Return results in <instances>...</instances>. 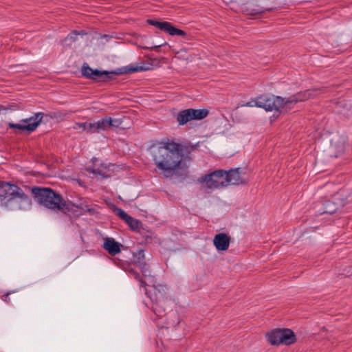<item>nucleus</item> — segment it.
I'll return each mask as SVG.
<instances>
[{
    "label": "nucleus",
    "mask_w": 352,
    "mask_h": 352,
    "mask_svg": "<svg viewBox=\"0 0 352 352\" xmlns=\"http://www.w3.org/2000/svg\"><path fill=\"white\" fill-rule=\"evenodd\" d=\"M125 222L133 230H138L142 225L140 221L133 218L131 216H129V218L126 219Z\"/></svg>",
    "instance_id": "aec40b11"
},
{
    "label": "nucleus",
    "mask_w": 352,
    "mask_h": 352,
    "mask_svg": "<svg viewBox=\"0 0 352 352\" xmlns=\"http://www.w3.org/2000/svg\"><path fill=\"white\" fill-rule=\"evenodd\" d=\"M166 287L162 285H155L153 284V289L151 293V291H148L145 289V294L151 299V300H160L166 301Z\"/></svg>",
    "instance_id": "ddd939ff"
},
{
    "label": "nucleus",
    "mask_w": 352,
    "mask_h": 352,
    "mask_svg": "<svg viewBox=\"0 0 352 352\" xmlns=\"http://www.w3.org/2000/svg\"><path fill=\"white\" fill-rule=\"evenodd\" d=\"M140 265L141 267V272H142L143 276L146 278H148L150 280H149L150 283H155V277L152 274L151 270L149 269L148 265L145 263H144Z\"/></svg>",
    "instance_id": "6ab92c4d"
},
{
    "label": "nucleus",
    "mask_w": 352,
    "mask_h": 352,
    "mask_svg": "<svg viewBox=\"0 0 352 352\" xmlns=\"http://www.w3.org/2000/svg\"><path fill=\"white\" fill-rule=\"evenodd\" d=\"M12 293H13V292H12V291H9V292H8L6 294H5L4 295H3V296H1V299H2L3 301L6 302H10V297H9V296H10Z\"/></svg>",
    "instance_id": "473e14b6"
},
{
    "label": "nucleus",
    "mask_w": 352,
    "mask_h": 352,
    "mask_svg": "<svg viewBox=\"0 0 352 352\" xmlns=\"http://www.w3.org/2000/svg\"><path fill=\"white\" fill-rule=\"evenodd\" d=\"M44 115L43 112H38L28 118L21 120L20 123L10 122L8 126L10 129H16L21 131H26L30 133L34 131L41 124Z\"/></svg>",
    "instance_id": "6e6552de"
},
{
    "label": "nucleus",
    "mask_w": 352,
    "mask_h": 352,
    "mask_svg": "<svg viewBox=\"0 0 352 352\" xmlns=\"http://www.w3.org/2000/svg\"><path fill=\"white\" fill-rule=\"evenodd\" d=\"M272 10H273V8H267V9H266L267 11H272ZM265 11V10H262V9L253 10V12L251 13V14H261V13H263Z\"/></svg>",
    "instance_id": "f704fd0d"
},
{
    "label": "nucleus",
    "mask_w": 352,
    "mask_h": 352,
    "mask_svg": "<svg viewBox=\"0 0 352 352\" xmlns=\"http://www.w3.org/2000/svg\"><path fill=\"white\" fill-rule=\"evenodd\" d=\"M32 193L39 204L51 210L59 211L65 217H69V213L74 210V205L71 201H65L50 188L34 187Z\"/></svg>",
    "instance_id": "7ed1b4c3"
},
{
    "label": "nucleus",
    "mask_w": 352,
    "mask_h": 352,
    "mask_svg": "<svg viewBox=\"0 0 352 352\" xmlns=\"http://www.w3.org/2000/svg\"><path fill=\"white\" fill-rule=\"evenodd\" d=\"M87 170L90 173L104 176L102 171L99 168L89 166V167L87 168Z\"/></svg>",
    "instance_id": "c756f323"
},
{
    "label": "nucleus",
    "mask_w": 352,
    "mask_h": 352,
    "mask_svg": "<svg viewBox=\"0 0 352 352\" xmlns=\"http://www.w3.org/2000/svg\"><path fill=\"white\" fill-rule=\"evenodd\" d=\"M96 122V128L98 129L99 132L101 131H106L109 129L108 117H104L102 119Z\"/></svg>",
    "instance_id": "412c9836"
},
{
    "label": "nucleus",
    "mask_w": 352,
    "mask_h": 352,
    "mask_svg": "<svg viewBox=\"0 0 352 352\" xmlns=\"http://www.w3.org/2000/svg\"><path fill=\"white\" fill-rule=\"evenodd\" d=\"M323 208L320 210V213L322 214H330L335 213L338 209V206L332 200H325L323 204Z\"/></svg>",
    "instance_id": "f3484780"
},
{
    "label": "nucleus",
    "mask_w": 352,
    "mask_h": 352,
    "mask_svg": "<svg viewBox=\"0 0 352 352\" xmlns=\"http://www.w3.org/2000/svg\"><path fill=\"white\" fill-rule=\"evenodd\" d=\"M108 122H109L108 124H109V128L110 127L118 128L122 123V120L121 119H120V118L113 119L111 117H108Z\"/></svg>",
    "instance_id": "a878e982"
},
{
    "label": "nucleus",
    "mask_w": 352,
    "mask_h": 352,
    "mask_svg": "<svg viewBox=\"0 0 352 352\" xmlns=\"http://www.w3.org/2000/svg\"><path fill=\"white\" fill-rule=\"evenodd\" d=\"M86 131L90 133H99L98 129L96 128V122L88 123L87 124Z\"/></svg>",
    "instance_id": "bb28decb"
},
{
    "label": "nucleus",
    "mask_w": 352,
    "mask_h": 352,
    "mask_svg": "<svg viewBox=\"0 0 352 352\" xmlns=\"http://www.w3.org/2000/svg\"><path fill=\"white\" fill-rule=\"evenodd\" d=\"M133 257L135 262L139 263L140 265L144 263V252L143 250H138L135 253L133 254Z\"/></svg>",
    "instance_id": "b1692460"
},
{
    "label": "nucleus",
    "mask_w": 352,
    "mask_h": 352,
    "mask_svg": "<svg viewBox=\"0 0 352 352\" xmlns=\"http://www.w3.org/2000/svg\"><path fill=\"white\" fill-rule=\"evenodd\" d=\"M91 77L89 78L91 80L106 82L109 80L112 79L114 71L107 72V71H99L98 69H94L91 73Z\"/></svg>",
    "instance_id": "dca6fc26"
},
{
    "label": "nucleus",
    "mask_w": 352,
    "mask_h": 352,
    "mask_svg": "<svg viewBox=\"0 0 352 352\" xmlns=\"http://www.w3.org/2000/svg\"><path fill=\"white\" fill-rule=\"evenodd\" d=\"M138 67L144 68V69H143V72L148 71V70H150L152 69L153 64L150 62H143V63H140L139 65H138Z\"/></svg>",
    "instance_id": "7c9ffc66"
},
{
    "label": "nucleus",
    "mask_w": 352,
    "mask_h": 352,
    "mask_svg": "<svg viewBox=\"0 0 352 352\" xmlns=\"http://www.w3.org/2000/svg\"><path fill=\"white\" fill-rule=\"evenodd\" d=\"M151 309L156 316L153 320L159 327L169 328V327H176L179 324L180 319L178 314L176 312L170 314V318L166 319L164 322H160L159 320L163 319L166 315L165 309V304L166 301H163L162 302L160 300H151Z\"/></svg>",
    "instance_id": "20e7f679"
},
{
    "label": "nucleus",
    "mask_w": 352,
    "mask_h": 352,
    "mask_svg": "<svg viewBox=\"0 0 352 352\" xmlns=\"http://www.w3.org/2000/svg\"><path fill=\"white\" fill-rule=\"evenodd\" d=\"M166 45H167V43L164 42L163 43L159 44V45H153V46H151V47H145L144 48L145 49H149V50H157V49L160 48V47L164 46Z\"/></svg>",
    "instance_id": "72a5a7b5"
},
{
    "label": "nucleus",
    "mask_w": 352,
    "mask_h": 352,
    "mask_svg": "<svg viewBox=\"0 0 352 352\" xmlns=\"http://www.w3.org/2000/svg\"><path fill=\"white\" fill-rule=\"evenodd\" d=\"M94 71V69L90 67L87 63H85L81 69L82 75L85 78L89 79L91 77V73Z\"/></svg>",
    "instance_id": "393cba45"
},
{
    "label": "nucleus",
    "mask_w": 352,
    "mask_h": 352,
    "mask_svg": "<svg viewBox=\"0 0 352 352\" xmlns=\"http://www.w3.org/2000/svg\"><path fill=\"white\" fill-rule=\"evenodd\" d=\"M226 181L228 183V186L229 184H245L248 182V179L245 177L244 169L241 168H231L229 170H226Z\"/></svg>",
    "instance_id": "9d476101"
},
{
    "label": "nucleus",
    "mask_w": 352,
    "mask_h": 352,
    "mask_svg": "<svg viewBox=\"0 0 352 352\" xmlns=\"http://www.w3.org/2000/svg\"><path fill=\"white\" fill-rule=\"evenodd\" d=\"M147 23L149 25H153L159 30L169 34L170 35H179L182 37H185L186 36V32L176 28L175 27L173 26L171 23L169 22L158 21L154 19H148Z\"/></svg>",
    "instance_id": "9b49d317"
},
{
    "label": "nucleus",
    "mask_w": 352,
    "mask_h": 352,
    "mask_svg": "<svg viewBox=\"0 0 352 352\" xmlns=\"http://www.w3.org/2000/svg\"><path fill=\"white\" fill-rule=\"evenodd\" d=\"M267 341L274 346L290 345L296 341V335L289 329H275L266 335Z\"/></svg>",
    "instance_id": "39448f33"
},
{
    "label": "nucleus",
    "mask_w": 352,
    "mask_h": 352,
    "mask_svg": "<svg viewBox=\"0 0 352 352\" xmlns=\"http://www.w3.org/2000/svg\"><path fill=\"white\" fill-rule=\"evenodd\" d=\"M258 107L267 111H276L281 113L285 111V98L274 95L262 94L258 96Z\"/></svg>",
    "instance_id": "0eeeda50"
},
{
    "label": "nucleus",
    "mask_w": 352,
    "mask_h": 352,
    "mask_svg": "<svg viewBox=\"0 0 352 352\" xmlns=\"http://www.w3.org/2000/svg\"><path fill=\"white\" fill-rule=\"evenodd\" d=\"M114 214L120 217L123 221H126L129 218L130 215L126 213L122 208L118 207H115L113 210Z\"/></svg>",
    "instance_id": "5701e85b"
},
{
    "label": "nucleus",
    "mask_w": 352,
    "mask_h": 352,
    "mask_svg": "<svg viewBox=\"0 0 352 352\" xmlns=\"http://www.w3.org/2000/svg\"><path fill=\"white\" fill-rule=\"evenodd\" d=\"M121 246L122 245L113 238H107L103 244V248L112 256L120 252Z\"/></svg>",
    "instance_id": "2eb2a0df"
},
{
    "label": "nucleus",
    "mask_w": 352,
    "mask_h": 352,
    "mask_svg": "<svg viewBox=\"0 0 352 352\" xmlns=\"http://www.w3.org/2000/svg\"><path fill=\"white\" fill-rule=\"evenodd\" d=\"M230 243V237L226 233L216 234L213 239V243L219 251H226L228 249Z\"/></svg>",
    "instance_id": "4468645a"
},
{
    "label": "nucleus",
    "mask_w": 352,
    "mask_h": 352,
    "mask_svg": "<svg viewBox=\"0 0 352 352\" xmlns=\"http://www.w3.org/2000/svg\"><path fill=\"white\" fill-rule=\"evenodd\" d=\"M144 68H141L138 67V65H129L126 67L118 68L114 71V74L117 75L124 74H131L134 72H143Z\"/></svg>",
    "instance_id": "a211bd4d"
},
{
    "label": "nucleus",
    "mask_w": 352,
    "mask_h": 352,
    "mask_svg": "<svg viewBox=\"0 0 352 352\" xmlns=\"http://www.w3.org/2000/svg\"><path fill=\"white\" fill-rule=\"evenodd\" d=\"M226 173L224 170H217L200 177L197 182L200 184H206V186L210 189H217L228 186L226 181Z\"/></svg>",
    "instance_id": "423d86ee"
},
{
    "label": "nucleus",
    "mask_w": 352,
    "mask_h": 352,
    "mask_svg": "<svg viewBox=\"0 0 352 352\" xmlns=\"http://www.w3.org/2000/svg\"><path fill=\"white\" fill-rule=\"evenodd\" d=\"M135 278H136L137 280H139V283H140V286H141V287H144V288H145V287H146V286L147 285V284H146V283L144 280H143L140 278V274H138V273H136V274H135Z\"/></svg>",
    "instance_id": "2f4dec72"
},
{
    "label": "nucleus",
    "mask_w": 352,
    "mask_h": 352,
    "mask_svg": "<svg viewBox=\"0 0 352 352\" xmlns=\"http://www.w3.org/2000/svg\"><path fill=\"white\" fill-rule=\"evenodd\" d=\"M258 104H258V96H257L255 99H252L250 101L246 102L245 104H241V107H258Z\"/></svg>",
    "instance_id": "cd10ccee"
},
{
    "label": "nucleus",
    "mask_w": 352,
    "mask_h": 352,
    "mask_svg": "<svg viewBox=\"0 0 352 352\" xmlns=\"http://www.w3.org/2000/svg\"><path fill=\"white\" fill-rule=\"evenodd\" d=\"M9 109L8 107L3 106L2 104H0V112L1 111H6Z\"/></svg>",
    "instance_id": "c9c22d12"
},
{
    "label": "nucleus",
    "mask_w": 352,
    "mask_h": 352,
    "mask_svg": "<svg viewBox=\"0 0 352 352\" xmlns=\"http://www.w3.org/2000/svg\"><path fill=\"white\" fill-rule=\"evenodd\" d=\"M208 115L207 109H186L179 111L176 118L179 125H184L192 120H202Z\"/></svg>",
    "instance_id": "1a4fd4ad"
},
{
    "label": "nucleus",
    "mask_w": 352,
    "mask_h": 352,
    "mask_svg": "<svg viewBox=\"0 0 352 352\" xmlns=\"http://www.w3.org/2000/svg\"><path fill=\"white\" fill-rule=\"evenodd\" d=\"M310 97L311 91L309 90H306L305 91L296 93L287 98H285V111L291 109L296 103L305 101L309 99Z\"/></svg>",
    "instance_id": "f8f14e48"
},
{
    "label": "nucleus",
    "mask_w": 352,
    "mask_h": 352,
    "mask_svg": "<svg viewBox=\"0 0 352 352\" xmlns=\"http://www.w3.org/2000/svg\"><path fill=\"white\" fill-rule=\"evenodd\" d=\"M0 204L10 210H27L32 201L22 188L10 182H0Z\"/></svg>",
    "instance_id": "f03ea898"
},
{
    "label": "nucleus",
    "mask_w": 352,
    "mask_h": 352,
    "mask_svg": "<svg viewBox=\"0 0 352 352\" xmlns=\"http://www.w3.org/2000/svg\"><path fill=\"white\" fill-rule=\"evenodd\" d=\"M103 36L104 37H107L108 36L107 34H104Z\"/></svg>",
    "instance_id": "e433bc0d"
},
{
    "label": "nucleus",
    "mask_w": 352,
    "mask_h": 352,
    "mask_svg": "<svg viewBox=\"0 0 352 352\" xmlns=\"http://www.w3.org/2000/svg\"><path fill=\"white\" fill-rule=\"evenodd\" d=\"M72 205H74V208H77L78 209H81L84 211L89 212L90 214H93L95 212L94 208H89V206L85 204L84 202H80L79 204H73L72 203ZM74 211H75V210L74 209V210L72 212H74Z\"/></svg>",
    "instance_id": "4be33fe9"
},
{
    "label": "nucleus",
    "mask_w": 352,
    "mask_h": 352,
    "mask_svg": "<svg viewBox=\"0 0 352 352\" xmlns=\"http://www.w3.org/2000/svg\"><path fill=\"white\" fill-rule=\"evenodd\" d=\"M152 159L156 173L166 179L173 176H186L191 160L188 146L167 140L151 146Z\"/></svg>",
    "instance_id": "f257e3e1"
},
{
    "label": "nucleus",
    "mask_w": 352,
    "mask_h": 352,
    "mask_svg": "<svg viewBox=\"0 0 352 352\" xmlns=\"http://www.w3.org/2000/svg\"><path fill=\"white\" fill-rule=\"evenodd\" d=\"M87 122H76L73 128L76 130L86 131Z\"/></svg>",
    "instance_id": "c85d7f7f"
}]
</instances>
